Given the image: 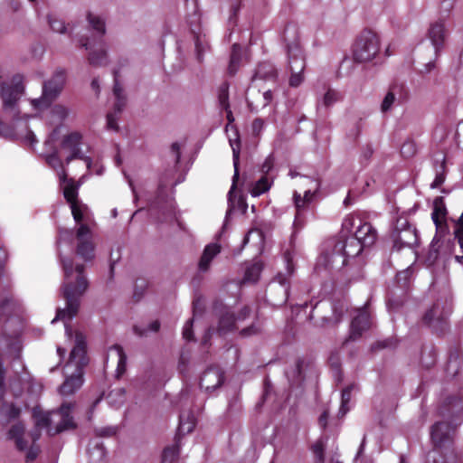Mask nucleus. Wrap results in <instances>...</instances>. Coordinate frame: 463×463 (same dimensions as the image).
<instances>
[{
	"instance_id": "obj_1",
	"label": "nucleus",
	"mask_w": 463,
	"mask_h": 463,
	"mask_svg": "<svg viewBox=\"0 0 463 463\" xmlns=\"http://www.w3.org/2000/svg\"><path fill=\"white\" fill-rule=\"evenodd\" d=\"M73 408L74 403L64 402L56 411L39 412L34 410V429L30 433H25L24 426L20 422L15 423L8 430L7 438L14 442L18 450L25 451V460L32 462L40 452L36 441L41 437L42 430L45 429L49 436H55L77 427L72 416Z\"/></svg>"
},
{
	"instance_id": "obj_2",
	"label": "nucleus",
	"mask_w": 463,
	"mask_h": 463,
	"mask_svg": "<svg viewBox=\"0 0 463 463\" xmlns=\"http://www.w3.org/2000/svg\"><path fill=\"white\" fill-rule=\"evenodd\" d=\"M461 409V401L458 396H450L444 401L439 408V414L453 418V422L439 421L431 427L433 449L428 452L426 463H461L463 451L455 442Z\"/></svg>"
},
{
	"instance_id": "obj_3",
	"label": "nucleus",
	"mask_w": 463,
	"mask_h": 463,
	"mask_svg": "<svg viewBox=\"0 0 463 463\" xmlns=\"http://www.w3.org/2000/svg\"><path fill=\"white\" fill-rule=\"evenodd\" d=\"M24 92L22 77L16 75L10 83H0V98L4 112L10 117L11 125L0 120V135L5 137L16 138L26 145L33 146L38 140L28 126V120L33 116L21 115L18 102Z\"/></svg>"
},
{
	"instance_id": "obj_4",
	"label": "nucleus",
	"mask_w": 463,
	"mask_h": 463,
	"mask_svg": "<svg viewBox=\"0 0 463 463\" xmlns=\"http://www.w3.org/2000/svg\"><path fill=\"white\" fill-rule=\"evenodd\" d=\"M64 279L61 287L62 298L65 299L66 307H58L55 317L52 320L54 324L58 320L64 322L65 335L68 338L72 337V329L66 320L74 317L80 308V299L89 287L88 279L84 274V265H73L70 258H61Z\"/></svg>"
},
{
	"instance_id": "obj_5",
	"label": "nucleus",
	"mask_w": 463,
	"mask_h": 463,
	"mask_svg": "<svg viewBox=\"0 0 463 463\" xmlns=\"http://www.w3.org/2000/svg\"><path fill=\"white\" fill-rule=\"evenodd\" d=\"M88 363L86 336L80 332H76L74 345L64 366L65 381L60 387L61 395H71L80 388L83 383L84 367Z\"/></svg>"
},
{
	"instance_id": "obj_6",
	"label": "nucleus",
	"mask_w": 463,
	"mask_h": 463,
	"mask_svg": "<svg viewBox=\"0 0 463 463\" xmlns=\"http://www.w3.org/2000/svg\"><path fill=\"white\" fill-rule=\"evenodd\" d=\"M332 251L323 253L318 259L317 267L323 264L326 268L344 267L348 258L358 256L364 248L359 241L353 238L352 235L345 237L341 235L332 243Z\"/></svg>"
},
{
	"instance_id": "obj_7",
	"label": "nucleus",
	"mask_w": 463,
	"mask_h": 463,
	"mask_svg": "<svg viewBox=\"0 0 463 463\" xmlns=\"http://www.w3.org/2000/svg\"><path fill=\"white\" fill-rule=\"evenodd\" d=\"M65 82L66 71L61 68L56 69L52 76L43 82L41 97L30 100L32 108L42 111L51 107L61 95Z\"/></svg>"
},
{
	"instance_id": "obj_8",
	"label": "nucleus",
	"mask_w": 463,
	"mask_h": 463,
	"mask_svg": "<svg viewBox=\"0 0 463 463\" xmlns=\"http://www.w3.org/2000/svg\"><path fill=\"white\" fill-rule=\"evenodd\" d=\"M380 52L379 36L371 30L363 31L353 45V59L356 62H368Z\"/></svg>"
},
{
	"instance_id": "obj_9",
	"label": "nucleus",
	"mask_w": 463,
	"mask_h": 463,
	"mask_svg": "<svg viewBox=\"0 0 463 463\" xmlns=\"http://www.w3.org/2000/svg\"><path fill=\"white\" fill-rule=\"evenodd\" d=\"M287 55L290 71L288 84L292 88H298L305 80L303 72L306 69V55L297 38L287 44Z\"/></svg>"
},
{
	"instance_id": "obj_10",
	"label": "nucleus",
	"mask_w": 463,
	"mask_h": 463,
	"mask_svg": "<svg viewBox=\"0 0 463 463\" xmlns=\"http://www.w3.org/2000/svg\"><path fill=\"white\" fill-rule=\"evenodd\" d=\"M150 215L158 222H171L175 219V203L166 194L163 186H159L156 199L149 205Z\"/></svg>"
},
{
	"instance_id": "obj_11",
	"label": "nucleus",
	"mask_w": 463,
	"mask_h": 463,
	"mask_svg": "<svg viewBox=\"0 0 463 463\" xmlns=\"http://www.w3.org/2000/svg\"><path fill=\"white\" fill-rule=\"evenodd\" d=\"M391 237L393 247L398 250L405 247L412 248L418 243V234L415 227L411 225L404 217L396 220Z\"/></svg>"
},
{
	"instance_id": "obj_12",
	"label": "nucleus",
	"mask_w": 463,
	"mask_h": 463,
	"mask_svg": "<svg viewBox=\"0 0 463 463\" xmlns=\"http://www.w3.org/2000/svg\"><path fill=\"white\" fill-rule=\"evenodd\" d=\"M81 139V134L76 131L63 137L61 146L62 149L70 151V155L65 158V164L69 165L74 159H80L84 161L88 169H90L91 165V159L90 157L83 155L80 148Z\"/></svg>"
},
{
	"instance_id": "obj_13",
	"label": "nucleus",
	"mask_w": 463,
	"mask_h": 463,
	"mask_svg": "<svg viewBox=\"0 0 463 463\" xmlns=\"http://www.w3.org/2000/svg\"><path fill=\"white\" fill-rule=\"evenodd\" d=\"M61 128V126L54 128L44 143L45 146L50 149V153L45 156V160L48 165L56 171L59 180L64 183L67 181V174L59 156V151L53 146V143L59 137Z\"/></svg>"
},
{
	"instance_id": "obj_14",
	"label": "nucleus",
	"mask_w": 463,
	"mask_h": 463,
	"mask_svg": "<svg viewBox=\"0 0 463 463\" xmlns=\"http://www.w3.org/2000/svg\"><path fill=\"white\" fill-rule=\"evenodd\" d=\"M114 87L113 95L115 97L114 111L107 115V128L112 131H118L117 115L120 114L126 106L127 99L123 89L118 82V71L114 70Z\"/></svg>"
},
{
	"instance_id": "obj_15",
	"label": "nucleus",
	"mask_w": 463,
	"mask_h": 463,
	"mask_svg": "<svg viewBox=\"0 0 463 463\" xmlns=\"http://www.w3.org/2000/svg\"><path fill=\"white\" fill-rule=\"evenodd\" d=\"M78 240L77 254L84 260H91L94 258V245L91 239V232L90 227L81 223L76 232Z\"/></svg>"
},
{
	"instance_id": "obj_16",
	"label": "nucleus",
	"mask_w": 463,
	"mask_h": 463,
	"mask_svg": "<svg viewBox=\"0 0 463 463\" xmlns=\"http://www.w3.org/2000/svg\"><path fill=\"white\" fill-rule=\"evenodd\" d=\"M449 317V311H445L439 303H435L423 316V323L436 332L442 331Z\"/></svg>"
},
{
	"instance_id": "obj_17",
	"label": "nucleus",
	"mask_w": 463,
	"mask_h": 463,
	"mask_svg": "<svg viewBox=\"0 0 463 463\" xmlns=\"http://www.w3.org/2000/svg\"><path fill=\"white\" fill-rule=\"evenodd\" d=\"M224 381L223 372L217 366L208 367L200 378V387L211 393L219 388Z\"/></svg>"
},
{
	"instance_id": "obj_18",
	"label": "nucleus",
	"mask_w": 463,
	"mask_h": 463,
	"mask_svg": "<svg viewBox=\"0 0 463 463\" xmlns=\"http://www.w3.org/2000/svg\"><path fill=\"white\" fill-rule=\"evenodd\" d=\"M371 315L365 307L357 310V315L353 318L351 323L349 339L356 340L363 332L367 330L371 326Z\"/></svg>"
},
{
	"instance_id": "obj_19",
	"label": "nucleus",
	"mask_w": 463,
	"mask_h": 463,
	"mask_svg": "<svg viewBox=\"0 0 463 463\" xmlns=\"http://www.w3.org/2000/svg\"><path fill=\"white\" fill-rule=\"evenodd\" d=\"M80 44L86 50H90L88 60L90 65L100 67L108 64L109 58L103 43H99L96 48H90L89 41L81 39Z\"/></svg>"
},
{
	"instance_id": "obj_20",
	"label": "nucleus",
	"mask_w": 463,
	"mask_h": 463,
	"mask_svg": "<svg viewBox=\"0 0 463 463\" xmlns=\"http://www.w3.org/2000/svg\"><path fill=\"white\" fill-rule=\"evenodd\" d=\"M447 34L448 30L443 20H438L430 24L428 36L435 52H438L443 47Z\"/></svg>"
},
{
	"instance_id": "obj_21",
	"label": "nucleus",
	"mask_w": 463,
	"mask_h": 463,
	"mask_svg": "<svg viewBox=\"0 0 463 463\" xmlns=\"http://www.w3.org/2000/svg\"><path fill=\"white\" fill-rule=\"evenodd\" d=\"M365 248L372 246L377 239V232L369 222H360L354 234L352 235Z\"/></svg>"
},
{
	"instance_id": "obj_22",
	"label": "nucleus",
	"mask_w": 463,
	"mask_h": 463,
	"mask_svg": "<svg viewBox=\"0 0 463 463\" xmlns=\"http://www.w3.org/2000/svg\"><path fill=\"white\" fill-rule=\"evenodd\" d=\"M230 145L232 149V157H233V166H234V175L232 177V184L228 193V201L231 208L233 206V200L235 199V195H233V192L236 188V184L239 178V155H240V147H239V139L235 138L234 140L230 138Z\"/></svg>"
},
{
	"instance_id": "obj_23",
	"label": "nucleus",
	"mask_w": 463,
	"mask_h": 463,
	"mask_svg": "<svg viewBox=\"0 0 463 463\" xmlns=\"http://www.w3.org/2000/svg\"><path fill=\"white\" fill-rule=\"evenodd\" d=\"M307 367V364L304 360L298 359L291 369L286 371V376L291 386L298 387L302 384Z\"/></svg>"
},
{
	"instance_id": "obj_24",
	"label": "nucleus",
	"mask_w": 463,
	"mask_h": 463,
	"mask_svg": "<svg viewBox=\"0 0 463 463\" xmlns=\"http://www.w3.org/2000/svg\"><path fill=\"white\" fill-rule=\"evenodd\" d=\"M221 252V246L218 243H210L205 246L198 263L201 272H206L211 266L212 260Z\"/></svg>"
},
{
	"instance_id": "obj_25",
	"label": "nucleus",
	"mask_w": 463,
	"mask_h": 463,
	"mask_svg": "<svg viewBox=\"0 0 463 463\" xmlns=\"http://www.w3.org/2000/svg\"><path fill=\"white\" fill-rule=\"evenodd\" d=\"M108 358L116 360V376L118 378L121 377L124 374L127 366V355L124 353L123 348L118 345L111 346L108 352Z\"/></svg>"
},
{
	"instance_id": "obj_26",
	"label": "nucleus",
	"mask_w": 463,
	"mask_h": 463,
	"mask_svg": "<svg viewBox=\"0 0 463 463\" xmlns=\"http://www.w3.org/2000/svg\"><path fill=\"white\" fill-rule=\"evenodd\" d=\"M402 87L397 84L390 87L381 103V111L383 113L388 112L398 102L402 97Z\"/></svg>"
},
{
	"instance_id": "obj_27",
	"label": "nucleus",
	"mask_w": 463,
	"mask_h": 463,
	"mask_svg": "<svg viewBox=\"0 0 463 463\" xmlns=\"http://www.w3.org/2000/svg\"><path fill=\"white\" fill-rule=\"evenodd\" d=\"M88 454L90 463H106V450L99 439L90 440L88 447Z\"/></svg>"
},
{
	"instance_id": "obj_28",
	"label": "nucleus",
	"mask_w": 463,
	"mask_h": 463,
	"mask_svg": "<svg viewBox=\"0 0 463 463\" xmlns=\"http://www.w3.org/2000/svg\"><path fill=\"white\" fill-rule=\"evenodd\" d=\"M20 330H15L14 334L7 337L4 335L1 337V341H5L6 348L10 354L14 355V360H20V352L22 349L21 341L19 338Z\"/></svg>"
},
{
	"instance_id": "obj_29",
	"label": "nucleus",
	"mask_w": 463,
	"mask_h": 463,
	"mask_svg": "<svg viewBox=\"0 0 463 463\" xmlns=\"http://www.w3.org/2000/svg\"><path fill=\"white\" fill-rule=\"evenodd\" d=\"M195 427V418L191 411H183L179 416L177 436H184L193 431Z\"/></svg>"
},
{
	"instance_id": "obj_30",
	"label": "nucleus",
	"mask_w": 463,
	"mask_h": 463,
	"mask_svg": "<svg viewBox=\"0 0 463 463\" xmlns=\"http://www.w3.org/2000/svg\"><path fill=\"white\" fill-rule=\"evenodd\" d=\"M20 409L13 403L3 402L0 406V422L3 425L8 424L13 420L18 418Z\"/></svg>"
},
{
	"instance_id": "obj_31",
	"label": "nucleus",
	"mask_w": 463,
	"mask_h": 463,
	"mask_svg": "<svg viewBox=\"0 0 463 463\" xmlns=\"http://www.w3.org/2000/svg\"><path fill=\"white\" fill-rule=\"evenodd\" d=\"M277 77V71L274 65L270 62L260 63L256 69L255 74L252 77V80L257 79L269 80Z\"/></svg>"
},
{
	"instance_id": "obj_32",
	"label": "nucleus",
	"mask_w": 463,
	"mask_h": 463,
	"mask_svg": "<svg viewBox=\"0 0 463 463\" xmlns=\"http://www.w3.org/2000/svg\"><path fill=\"white\" fill-rule=\"evenodd\" d=\"M294 202L296 207V214L293 226L294 229H300L304 225V210L307 203L305 202V199H302L301 195L298 192L294 193Z\"/></svg>"
},
{
	"instance_id": "obj_33",
	"label": "nucleus",
	"mask_w": 463,
	"mask_h": 463,
	"mask_svg": "<svg viewBox=\"0 0 463 463\" xmlns=\"http://www.w3.org/2000/svg\"><path fill=\"white\" fill-rule=\"evenodd\" d=\"M61 187L63 191V195L66 201L71 204L72 203H79L78 200V188L79 186L75 184L72 179H68L64 183L60 181Z\"/></svg>"
},
{
	"instance_id": "obj_34",
	"label": "nucleus",
	"mask_w": 463,
	"mask_h": 463,
	"mask_svg": "<svg viewBox=\"0 0 463 463\" xmlns=\"http://www.w3.org/2000/svg\"><path fill=\"white\" fill-rule=\"evenodd\" d=\"M235 324V317L228 308H224L219 318L218 331L221 334L232 330Z\"/></svg>"
},
{
	"instance_id": "obj_35",
	"label": "nucleus",
	"mask_w": 463,
	"mask_h": 463,
	"mask_svg": "<svg viewBox=\"0 0 463 463\" xmlns=\"http://www.w3.org/2000/svg\"><path fill=\"white\" fill-rule=\"evenodd\" d=\"M20 301L12 294L6 296L0 303V310L6 314H18L21 310Z\"/></svg>"
},
{
	"instance_id": "obj_36",
	"label": "nucleus",
	"mask_w": 463,
	"mask_h": 463,
	"mask_svg": "<svg viewBox=\"0 0 463 463\" xmlns=\"http://www.w3.org/2000/svg\"><path fill=\"white\" fill-rule=\"evenodd\" d=\"M273 181L268 175L261 176L250 189V194L252 197H258L268 192Z\"/></svg>"
},
{
	"instance_id": "obj_37",
	"label": "nucleus",
	"mask_w": 463,
	"mask_h": 463,
	"mask_svg": "<svg viewBox=\"0 0 463 463\" xmlns=\"http://www.w3.org/2000/svg\"><path fill=\"white\" fill-rule=\"evenodd\" d=\"M185 7L187 11V23L192 27H196L200 24V14L198 10L197 0H186Z\"/></svg>"
},
{
	"instance_id": "obj_38",
	"label": "nucleus",
	"mask_w": 463,
	"mask_h": 463,
	"mask_svg": "<svg viewBox=\"0 0 463 463\" xmlns=\"http://www.w3.org/2000/svg\"><path fill=\"white\" fill-rule=\"evenodd\" d=\"M107 401L109 406L118 409L126 401V391L124 388H115L111 390L108 396Z\"/></svg>"
},
{
	"instance_id": "obj_39",
	"label": "nucleus",
	"mask_w": 463,
	"mask_h": 463,
	"mask_svg": "<svg viewBox=\"0 0 463 463\" xmlns=\"http://www.w3.org/2000/svg\"><path fill=\"white\" fill-rule=\"evenodd\" d=\"M262 264L259 261H255L250 264L245 270L244 282L255 283L261 273Z\"/></svg>"
},
{
	"instance_id": "obj_40",
	"label": "nucleus",
	"mask_w": 463,
	"mask_h": 463,
	"mask_svg": "<svg viewBox=\"0 0 463 463\" xmlns=\"http://www.w3.org/2000/svg\"><path fill=\"white\" fill-rule=\"evenodd\" d=\"M446 212V207L441 200H435L431 218L437 228H439L442 225Z\"/></svg>"
},
{
	"instance_id": "obj_41",
	"label": "nucleus",
	"mask_w": 463,
	"mask_h": 463,
	"mask_svg": "<svg viewBox=\"0 0 463 463\" xmlns=\"http://www.w3.org/2000/svg\"><path fill=\"white\" fill-rule=\"evenodd\" d=\"M342 99V96L339 91L328 89L326 92L324 94L322 99L317 101V106L320 104L328 108L335 104L336 102L340 101Z\"/></svg>"
},
{
	"instance_id": "obj_42",
	"label": "nucleus",
	"mask_w": 463,
	"mask_h": 463,
	"mask_svg": "<svg viewBox=\"0 0 463 463\" xmlns=\"http://www.w3.org/2000/svg\"><path fill=\"white\" fill-rule=\"evenodd\" d=\"M70 206H71L73 219L77 223H80V222H83L87 219V214H88V211H89L87 205L79 202V203H72V204H71Z\"/></svg>"
},
{
	"instance_id": "obj_43",
	"label": "nucleus",
	"mask_w": 463,
	"mask_h": 463,
	"mask_svg": "<svg viewBox=\"0 0 463 463\" xmlns=\"http://www.w3.org/2000/svg\"><path fill=\"white\" fill-rule=\"evenodd\" d=\"M241 48L240 44L234 43L232 45L230 64L228 67L229 73L232 75L235 74V72L238 70V67H239L240 61H241Z\"/></svg>"
},
{
	"instance_id": "obj_44",
	"label": "nucleus",
	"mask_w": 463,
	"mask_h": 463,
	"mask_svg": "<svg viewBox=\"0 0 463 463\" xmlns=\"http://www.w3.org/2000/svg\"><path fill=\"white\" fill-rule=\"evenodd\" d=\"M354 388V384H350L346 386L341 393V405L339 409V414L341 416H345L346 412L349 411L348 403L351 400V392Z\"/></svg>"
},
{
	"instance_id": "obj_45",
	"label": "nucleus",
	"mask_w": 463,
	"mask_h": 463,
	"mask_svg": "<svg viewBox=\"0 0 463 463\" xmlns=\"http://www.w3.org/2000/svg\"><path fill=\"white\" fill-rule=\"evenodd\" d=\"M53 121L61 123L70 115V109L63 105L57 104L52 108L51 110Z\"/></svg>"
},
{
	"instance_id": "obj_46",
	"label": "nucleus",
	"mask_w": 463,
	"mask_h": 463,
	"mask_svg": "<svg viewBox=\"0 0 463 463\" xmlns=\"http://www.w3.org/2000/svg\"><path fill=\"white\" fill-rule=\"evenodd\" d=\"M195 52H196V59L199 62H202L203 60V53L208 50L209 45L208 42L205 39V36H201L197 34L195 36Z\"/></svg>"
},
{
	"instance_id": "obj_47",
	"label": "nucleus",
	"mask_w": 463,
	"mask_h": 463,
	"mask_svg": "<svg viewBox=\"0 0 463 463\" xmlns=\"http://www.w3.org/2000/svg\"><path fill=\"white\" fill-rule=\"evenodd\" d=\"M88 21L92 29L95 30L100 36L105 33V22L100 16L90 13L88 14Z\"/></svg>"
},
{
	"instance_id": "obj_48",
	"label": "nucleus",
	"mask_w": 463,
	"mask_h": 463,
	"mask_svg": "<svg viewBox=\"0 0 463 463\" xmlns=\"http://www.w3.org/2000/svg\"><path fill=\"white\" fill-rule=\"evenodd\" d=\"M218 101L221 109H228L230 107L229 103V86L227 83H223L220 86L218 91Z\"/></svg>"
},
{
	"instance_id": "obj_49",
	"label": "nucleus",
	"mask_w": 463,
	"mask_h": 463,
	"mask_svg": "<svg viewBox=\"0 0 463 463\" xmlns=\"http://www.w3.org/2000/svg\"><path fill=\"white\" fill-rule=\"evenodd\" d=\"M333 317H323L326 322H331L334 320V324L341 322L344 313L346 310L345 306L343 303L335 304L333 306Z\"/></svg>"
},
{
	"instance_id": "obj_50",
	"label": "nucleus",
	"mask_w": 463,
	"mask_h": 463,
	"mask_svg": "<svg viewBox=\"0 0 463 463\" xmlns=\"http://www.w3.org/2000/svg\"><path fill=\"white\" fill-rule=\"evenodd\" d=\"M160 328V323L156 320L151 322L147 327L140 326H135L133 327L134 333L137 335L138 336H146L147 334V331L152 332H157Z\"/></svg>"
},
{
	"instance_id": "obj_51",
	"label": "nucleus",
	"mask_w": 463,
	"mask_h": 463,
	"mask_svg": "<svg viewBox=\"0 0 463 463\" xmlns=\"http://www.w3.org/2000/svg\"><path fill=\"white\" fill-rule=\"evenodd\" d=\"M179 451L175 447L165 449L162 456V463H178Z\"/></svg>"
},
{
	"instance_id": "obj_52",
	"label": "nucleus",
	"mask_w": 463,
	"mask_h": 463,
	"mask_svg": "<svg viewBox=\"0 0 463 463\" xmlns=\"http://www.w3.org/2000/svg\"><path fill=\"white\" fill-rule=\"evenodd\" d=\"M445 181V158H442V162L439 165V169L436 170V176L433 182L430 184V188L435 189L439 187Z\"/></svg>"
},
{
	"instance_id": "obj_53",
	"label": "nucleus",
	"mask_w": 463,
	"mask_h": 463,
	"mask_svg": "<svg viewBox=\"0 0 463 463\" xmlns=\"http://www.w3.org/2000/svg\"><path fill=\"white\" fill-rule=\"evenodd\" d=\"M360 222H363L358 215L351 214L345 217L343 221V229L347 232H352L353 228L359 226Z\"/></svg>"
},
{
	"instance_id": "obj_54",
	"label": "nucleus",
	"mask_w": 463,
	"mask_h": 463,
	"mask_svg": "<svg viewBox=\"0 0 463 463\" xmlns=\"http://www.w3.org/2000/svg\"><path fill=\"white\" fill-rule=\"evenodd\" d=\"M456 238L458 239V242L460 246L462 256H457V260L463 263V213H461L458 222V228L455 231Z\"/></svg>"
},
{
	"instance_id": "obj_55",
	"label": "nucleus",
	"mask_w": 463,
	"mask_h": 463,
	"mask_svg": "<svg viewBox=\"0 0 463 463\" xmlns=\"http://www.w3.org/2000/svg\"><path fill=\"white\" fill-rule=\"evenodd\" d=\"M48 22L50 24V27L53 32L63 33L66 32V26L61 19L57 18L56 16L50 14L48 16Z\"/></svg>"
},
{
	"instance_id": "obj_56",
	"label": "nucleus",
	"mask_w": 463,
	"mask_h": 463,
	"mask_svg": "<svg viewBox=\"0 0 463 463\" xmlns=\"http://www.w3.org/2000/svg\"><path fill=\"white\" fill-rule=\"evenodd\" d=\"M416 152L417 146L413 140L405 141L401 147V153L404 157H411Z\"/></svg>"
},
{
	"instance_id": "obj_57",
	"label": "nucleus",
	"mask_w": 463,
	"mask_h": 463,
	"mask_svg": "<svg viewBox=\"0 0 463 463\" xmlns=\"http://www.w3.org/2000/svg\"><path fill=\"white\" fill-rule=\"evenodd\" d=\"M312 451L316 458V460L318 463L324 462V451H325V444L323 439L317 440L313 446H312Z\"/></svg>"
},
{
	"instance_id": "obj_58",
	"label": "nucleus",
	"mask_w": 463,
	"mask_h": 463,
	"mask_svg": "<svg viewBox=\"0 0 463 463\" xmlns=\"http://www.w3.org/2000/svg\"><path fill=\"white\" fill-rule=\"evenodd\" d=\"M305 179L311 184V186L304 192V197H302V199H305V202L308 203L311 201L314 194L318 190L319 183L317 180L309 179L307 177Z\"/></svg>"
},
{
	"instance_id": "obj_59",
	"label": "nucleus",
	"mask_w": 463,
	"mask_h": 463,
	"mask_svg": "<svg viewBox=\"0 0 463 463\" xmlns=\"http://www.w3.org/2000/svg\"><path fill=\"white\" fill-rule=\"evenodd\" d=\"M458 356L451 354L449 359L447 373L450 376H456L458 373Z\"/></svg>"
},
{
	"instance_id": "obj_60",
	"label": "nucleus",
	"mask_w": 463,
	"mask_h": 463,
	"mask_svg": "<svg viewBox=\"0 0 463 463\" xmlns=\"http://www.w3.org/2000/svg\"><path fill=\"white\" fill-rule=\"evenodd\" d=\"M276 280L279 282V287L283 291V299L281 300V303H285L288 299V279L286 275L279 273L276 277Z\"/></svg>"
},
{
	"instance_id": "obj_61",
	"label": "nucleus",
	"mask_w": 463,
	"mask_h": 463,
	"mask_svg": "<svg viewBox=\"0 0 463 463\" xmlns=\"http://www.w3.org/2000/svg\"><path fill=\"white\" fill-rule=\"evenodd\" d=\"M412 274V270L411 268H408L406 269H403L397 273L396 279L399 284H401V287H405L407 285V282L410 279V277Z\"/></svg>"
},
{
	"instance_id": "obj_62",
	"label": "nucleus",
	"mask_w": 463,
	"mask_h": 463,
	"mask_svg": "<svg viewBox=\"0 0 463 463\" xmlns=\"http://www.w3.org/2000/svg\"><path fill=\"white\" fill-rule=\"evenodd\" d=\"M118 431V428L115 426L102 427L95 430V433L99 437H112Z\"/></svg>"
},
{
	"instance_id": "obj_63",
	"label": "nucleus",
	"mask_w": 463,
	"mask_h": 463,
	"mask_svg": "<svg viewBox=\"0 0 463 463\" xmlns=\"http://www.w3.org/2000/svg\"><path fill=\"white\" fill-rule=\"evenodd\" d=\"M193 319H189L186 321L185 325L183 328V337L185 340H192L193 339Z\"/></svg>"
},
{
	"instance_id": "obj_64",
	"label": "nucleus",
	"mask_w": 463,
	"mask_h": 463,
	"mask_svg": "<svg viewBox=\"0 0 463 463\" xmlns=\"http://www.w3.org/2000/svg\"><path fill=\"white\" fill-rule=\"evenodd\" d=\"M274 165V160L271 156H268L264 163L261 165V172L264 174V175H268L269 173L271 171Z\"/></svg>"
}]
</instances>
